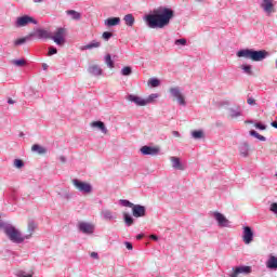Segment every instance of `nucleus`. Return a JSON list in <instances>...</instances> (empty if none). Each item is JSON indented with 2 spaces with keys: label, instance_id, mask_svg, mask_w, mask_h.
Instances as JSON below:
<instances>
[{
  "label": "nucleus",
  "instance_id": "1",
  "mask_svg": "<svg viewBox=\"0 0 277 277\" xmlns=\"http://www.w3.org/2000/svg\"><path fill=\"white\" fill-rule=\"evenodd\" d=\"M174 18V11L166 6H159L150 14L144 17V21L149 29H163L170 25V21Z\"/></svg>",
  "mask_w": 277,
  "mask_h": 277
},
{
  "label": "nucleus",
  "instance_id": "2",
  "mask_svg": "<svg viewBox=\"0 0 277 277\" xmlns=\"http://www.w3.org/2000/svg\"><path fill=\"white\" fill-rule=\"evenodd\" d=\"M269 53L265 50H250L245 49L237 52V57H246V60H251V62H263Z\"/></svg>",
  "mask_w": 277,
  "mask_h": 277
},
{
  "label": "nucleus",
  "instance_id": "3",
  "mask_svg": "<svg viewBox=\"0 0 277 277\" xmlns=\"http://www.w3.org/2000/svg\"><path fill=\"white\" fill-rule=\"evenodd\" d=\"M4 233L13 243H23V241H25L23 234H21V232L14 226L5 227Z\"/></svg>",
  "mask_w": 277,
  "mask_h": 277
},
{
  "label": "nucleus",
  "instance_id": "4",
  "mask_svg": "<svg viewBox=\"0 0 277 277\" xmlns=\"http://www.w3.org/2000/svg\"><path fill=\"white\" fill-rule=\"evenodd\" d=\"M50 40H53L58 47H64V44H66V29L57 28Z\"/></svg>",
  "mask_w": 277,
  "mask_h": 277
},
{
  "label": "nucleus",
  "instance_id": "5",
  "mask_svg": "<svg viewBox=\"0 0 277 277\" xmlns=\"http://www.w3.org/2000/svg\"><path fill=\"white\" fill-rule=\"evenodd\" d=\"M74 187L78 189V192H82L83 194H91L92 193V185L88 182H81L77 179L71 181Z\"/></svg>",
  "mask_w": 277,
  "mask_h": 277
},
{
  "label": "nucleus",
  "instance_id": "6",
  "mask_svg": "<svg viewBox=\"0 0 277 277\" xmlns=\"http://www.w3.org/2000/svg\"><path fill=\"white\" fill-rule=\"evenodd\" d=\"M30 23L38 25V22L29 15L19 16L16 18L15 27H27Z\"/></svg>",
  "mask_w": 277,
  "mask_h": 277
},
{
  "label": "nucleus",
  "instance_id": "7",
  "mask_svg": "<svg viewBox=\"0 0 277 277\" xmlns=\"http://www.w3.org/2000/svg\"><path fill=\"white\" fill-rule=\"evenodd\" d=\"M261 8L269 16L271 14L276 13V1H274V0H262Z\"/></svg>",
  "mask_w": 277,
  "mask_h": 277
},
{
  "label": "nucleus",
  "instance_id": "8",
  "mask_svg": "<svg viewBox=\"0 0 277 277\" xmlns=\"http://www.w3.org/2000/svg\"><path fill=\"white\" fill-rule=\"evenodd\" d=\"M30 38H37L38 40H51V32L42 28H38L34 32H30Z\"/></svg>",
  "mask_w": 277,
  "mask_h": 277
},
{
  "label": "nucleus",
  "instance_id": "9",
  "mask_svg": "<svg viewBox=\"0 0 277 277\" xmlns=\"http://www.w3.org/2000/svg\"><path fill=\"white\" fill-rule=\"evenodd\" d=\"M253 239L254 233L252 232V228L249 226L243 227L242 240L245 241V243H252Z\"/></svg>",
  "mask_w": 277,
  "mask_h": 277
},
{
  "label": "nucleus",
  "instance_id": "10",
  "mask_svg": "<svg viewBox=\"0 0 277 277\" xmlns=\"http://www.w3.org/2000/svg\"><path fill=\"white\" fill-rule=\"evenodd\" d=\"M169 92L180 105H185V96H183V93H181V90H179V88H171Z\"/></svg>",
  "mask_w": 277,
  "mask_h": 277
},
{
  "label": "nucleus",
  "instance_id": "11",
  "mask_svg": "<svg viewBox=\"0 0 277 277\" xmlns=\"http://www.w3.org/2000/svg\"><path fill=\"white\" fill-rule=\"evenodd\" d=\"M240 274L248 276V274H252V267L250 266H238L234 269V273L230 277H238Z\"/></svg>",
  "mask_w": 277,
  "mask_h": 277
},
{
  "label": "nucleus",
  "instance_id": "12",
  "mask_svg": "<svg viewBox=\"0 0 277 277\" xmlns=\"http://www.w3.org/2000/svg\"><path fill=\"white\" fill-rule=\"evenodd\" d=\"M132 215L134 217H144V215H146V207L141 205H134L132 207Z\"/></svg>",
  "mask_w": 277,
  "mask_h": 277
},
{
  "label": "nucleus",
  "instance_id": "13",
  "mask_svg": "<svg viewBox=\"0 0 277 277\" xmlns=\"http://www.w3.org/2000/svg\"><path fill=\"white\" fill-rule=\"evenodd\" d=\"M79 230L85 235H92L94 233V226L90 223L81 222L79 223Z\"/></svg>",
  "mask_w": 277,
  "mask_h": 277
},
{
  "label": "nucleus",
  "instance_id": "14",
  "mask_svg": "<svg viewBox=\"0 0 277 277\" xmlns=\"http://www.w3.org/2000/svg\"><path fill=\"white\" fill-rule=\"evenodd\" d=\"M142 155H151L155 157V155H159V147H150V146H143L141 148Z\"/></svg>",
  "mask_w": 277,
  "mask_h": 277
},
{
  "label": "nucleus",
  "instance_id": "15",
  "mask_svg": "<svg viewBox=\"0 0 277 277\" xmlns=\"http://www.w3.org/2000/svg\"><path fill=\"white\" fill-rule=\"evenodd\" d=\"M214 217H215L219 226H223V227L228 226V224H229L228 219H226V216H224V214H222L220 212H215Z\"/></svg>",
  "mask_w": 277,
  "mask_h": 277
},
{
  "label": "nucleus",
  "instance_id": "16",
  "mask_svg": "<svg viewBox=\"0 0 277 277\" xmlns=\"http://www.w3.org/2000/svg\"><path fill=\"white\" fill-rule=\"evenodd\" d=\"M129 101H131V103H135V105H137L138 107H144L146 106V100L142 98L141 96L137 95H129Z\"/></svg>",
  "mask_w": 277,
  "mask_h": 277
},
{
  "label": "nucleus",
  "instance_id": "17",
  "mask_svg": "<svg viewBox=\"0 0 277 277\" xmlns=\"http://www.w3.org/2000/svg\"><path fill=\"white\" fill-rule=\"evenodd\" d=\"M239 116H241V108L239 106H234L228 109V118H232V120L239 118Z\"/></svg>",
  "mask_w": 277,
  "mask_h": 277
},
{
  "label": "nucleus",
  "instance_id": "18",
  "mask_svg": "<svg viewBox=\"0 0 277 277\" xmlns=\"http://www.w3.org/2000/svg\"><path fill=\"white\" fill-rule=\"evenodd\" d=\"M91 127L93 129H98L104 134H107V128L105 127V123L103 121H93V122H91Z\"/></svg>",
  "mask_w": 277,
  "mask_h": 277
},
{
  "label": "nucleus",
  "instance_id": "19",
  "mask_svg": "<svg viewBox=\"0 0 277 277\" xmlns=\"http://www.w3.org/2000/svg\"><path fill=\"white\" fill-rule=\"evenodd\" d=\"M266 267H268V269H277V258L275 255L268 258Z\"/></svg>",
  "mask_w": 277,
  "mask_h": 277
},
{
  "label": "nucleus",
  "instance_id": "20",
  "mask_svg": "<svg viewBox=\"0 0 277 277\" xmlns=\"http://www.w3.org/2000/svg\"><path fill=\"white\" fill-rule=\"evenodd\" d=\"M101 47V42L93 40L89 44L81 48L82 51H90L91 49H98Z\"/></svg>",
  "mask_w": 277,
  "mask_h": 277
},
{
  "label": "nucleus",
  "instance_id": "21",
  "mask_svg": "<svg viewBox=\"0 0 277 277\" xmlns=\"http://www.w3.org/2000/svg\"><path fill=\"white\" fill-rule=\"evenodd\" d=\"M123 21L127 27H133V25H135V17L133 16V14L124 15Z\"/></svg>",
  "mask_w": 277,
  "mask_h": 277
},
{
  "label": "nucleus",
  "instance_id": "22",
  "mask_svg": "<svg viewBox=\"0 0 277 277\" xmlns=\"http://www.w3.org/2000/svg\"><path fill=\"white\" fill-rule=\"evenodd\" d=\"M105 25H107V27H116V25H120V17L107 18Z\"/></svg>",
  "mask_w": 277,
  "mask_h": 277
},
{
  "label": "nucleus",
  "instance_id": "23",
  "mask_svg": "<svg viewBox=\"0 0 277 277\" xmlns=\"http://www.w3.org/2000/svg\"><path fill=\"white\" fill-rule=\"evenodd\" d=\"M239 151L242 157H248V154L250 153V145H248V143H242L239 146Z\"/></svg>",
  "mask_w": 277,
  "mask_h": 277
},
{
  "label": "nucleus",
  "instance_id": "24",
  "mask_svg": "<svg viewBox=\"0 0 277 277\" xmlns=\"http://www.w3.org/2000/svg\"><path fill=\"white\" fill-rule=\"evenodd\" d=\"M172 168L175 170H183V164H181V159L179 157H171Z\"/></svg>",
  "mask_w": 277,
  "mask_h": 277
},
{
  "label": "nucleus",
  "instance_id": "25",
  "mask_svg": "<svg viewBox=\"0 0 277 277\" xmlns=\"http://www.w3.org/2000/svg\"><path fill=\"white\" fill-rule=\"evenodd\" d=\"M31 150L34 153H38V155H45V153H47V148H44L38 144L32 145Z\"/></svg>",
  "mask_w": 277,
  "mask_h": 277
},
{
  "label": "nucleus",
  "instance_id": "26",
  "mask_svg": "<svg viewBox=\"0 0 277 277\" xmlns=\"http://www.w3.org/2000/svg\"><path fill=\"white\" fill-rule=\"evenodd\" d=\"M66 14H68V16H71L72 21H79L81 18V13L75 10H68L66 11Z\"/></svg>",
  "mask_w": 277,
  "mask_h": 277
},
{
  "label": "nucleus",
  "instance_id": "27",
  "mask_svg": "<svg viewBox=\"0 0 277 277\" xmlns=\"http://www.w3.org/2000/svg\"><path fill=\"white\" fill-rule=\"evenodd\" d=\"M27 40H31V34H28L24 38L16 39L14 41L15 47H21V44H25Z\"/></svg>",
  "mask_w": 277,
  "mask_h": 277
},
{
  "label": "nucleus",
  "instance_id": "28",
  "mask_svg": "<svg viewBox=\"0 0 277 277\" xmlns=\"http://www.w3.org/2000/svg\"><path fill=\"white\" fill-rule=\"evenodd\" d=\"M90 72L91 75H94L95 77H98L100 75H102L103 70L98 68V66L93 65L90 67Z\"/></svg>",
  "mask_w": 277,
  "mask_h": 277
},
{
  "label": "nucleus",
  "instance_id": "29",
  "mask_svg": "<svg viewBox=\"0 0 277 277\" xmlns=\"http://www.w3.org/2000/svg\"><path fill=\"white\" fill-rule=\"evenodd\" d=\"M192 136L194 137V140H202V137H205V132H202L201 130H195L192 132Z\"/></svg>",
  "mask_w": 277,
  "mask_h": 277
},
{
  "label": "nucleus",
  "instance_id": "30",
  "mask_svg": "<svg viewBox=\"0 0 277 277\" xmlns=\"http://www.w3.org/2000/svg\"><path fill=\"white\" fill-rule=\"evenodd\" d=\"M123 220L124 223L127 224V226H133V217H131V215H129V213L124 212L123 213Z\"/></svg>",
  "mask_w": 277,
  "mask_h": 277
},
{
  "label": "nucleus",
  "instance_id": "31",
  "mask_svg": "<svg viewBox=\"0 0 277 277\" xmlns=\"http://www.w3.org/2000/svg\"><path fill=\"white\" fill-rule=\"evenodd\" d=\"M249 133L252 137H256V140H260V142H265V140H266L265 136L259 134V132H256L254 130H251Z\"/></svg>",
  "mask_w": 277,
  "mask_h": 277
},
{
  "label": "nucleus",
  "instance_id": "32",
  "mask_svg": "<svg viewBox=\"0 0 277 277\" xmlns=\"http://www.w3.org/2000/svg\"><path fill=\"white\" fill-rule=\"evenodd\" d=\"M156 98H159V94H157V93L150 94V95L145 100L146 105H148L149 103H155V100H156Z\"/></svg>",
  "mask_w": 277,
  "mask_h": 277
},
{
  "label": "nucleus",
  "instance_id": "33",
  "mask_svg": "<svg viewBox=\"0 0 277 277\" xmlns=\"http://www.w3.org/2000/svg\"><path fill=\"white\" fill-rule=\"evenodd\" d=\"M34 230H36V223H29L28 224V233L29 236L24 237L25 239H29L34 235Z\"/></svg>",
  "mask_w": 277,
  "mask_h": 277
},
{
  "label": "nucleus",
  "instance_id": "34",
  "mask_svg": "<svg viewBox=\"0 0 277 277\" xmlns=\"http://www.w3.org/2000/svg\"><path fill=\"white\" fill-rule=\"evenodd\" d=\"M148 83L151 85V88H159L161 82L157 78H151L149 79Z\"/></svg>",
  "mask_w": 277,
  "mask_h": 277
},
{
  "label": "nucleus",
  "instance_id": "35",
  "mask_svg": "<svg viewBox=\"0 0 277 277\" xmlns=\"http://www.w3.org/2000/svg\"><path fill=\"white\" fill-rule=\"evenodd\" d=\"M240 68H241V70H243V72H246V75H252V66L241 65Z\"/></svg>",
  "mask_w": 277,
  "mask_h": 277
},
{
  "label": "nucleus",
  "instance_id": "36",
  "mask_svg": "<svg viewBox=\"0 0 277 277\" xmlns=\"http://www.w3.org/2000/svg\"><path fill=\"white\" fill-rule=\"evenodd\" d=\"M105 62L108 68H114V61L111 60V55L107 54L105 56Z\"/></svg>",
  "mask_w": 277,
  "mask_h": 277
},
{
  "label": "nucleus",
  "instance_id": "37",
  "mask_svg": "<svg viewBox=\"0 0 277 277\" xmlns=\"http://www.w3.org/2000/svg\"><path fill=\"white\" fill-rule=\"evenodd\" d=\"M131 72H132V69L130 66H126L121 70V75H123V77H129V75H131Z\"/></svg>",
  "mask_w": 277,
  "mask_h": 277
},
{
  "label": "nucleus",
  "instance_id": "38",
  "mask_svg": "<svg viewBox=\"0 0 277 277\" xmlns=\"http://www.w3.org/2000/svg\"><path fill=\"white\" fill-rule=\"evenodd\" d=\"M103 215H104L105 220H114V213L109 210H104Z\"/></svg>",
  "mask_w": 277,
  "mask_h": 277
},
{
  "label": "nucleus",
  "instance_id": "39",
  "mask_svg": "<svg viewBox=\"0 0 277 277\" xmlns=\"http://www.w3.org/2000/svg\"><path fill=\"white\" fill-rule=\"evenodd\" d=\"M12 64H14V66H25V64H27V62H25V58H21V60L12 61Z\"/></svg>",
  "mask_w": 277,
  "mask_h": 277
},
{
  "label": "nucleus",
  "instance_id": "40",
  "mask_svg": "<svg viewBox=\"0 0 277 277\" xmlns=\"http://www.w3.org/2000/svg\"><path fill=\"white\" fill-rule=\"evenodd\" d=\"M120 203L123 206V207H129L130 209H132V207L134 206V203H132L131 201L127 200V199H121L120 200Z\"/></svg>",
  "mask_w": 277,
  "mask_h": 277
},
{
  "label": "nucleus",
  "instance_id": "41",
  "mask_svg": "<svg viewBox=\"0 0 277 277\" xmlns=\"http://www.w3.org/2000/svg\"><path fill=\"white\" fill-rule=\"evenodd\" d=\"M25 166V162H23V160L21 159H15L14 160V167L17 168V169H21Z\"/></svg>",
  "mask_w": 277,
  "mask_h": 277
},
{
  "label": "nucleus",
  "instance_id": "42",
  "mask_svg": "<svg viewBox=\"0 0 277 277\" xmlns=\"http://www.w3.org/2000/svg\"><path fill=\"white\" fill-rule=\"evenodd\" d=\"M175 44L176 45H182V47H185V44H187V40L186 39H177L175 40Z\"/></svg>",
  "mask_w": 277,
  "mask_h": 277
},
{
  "label": "nucleus",
  "instance_id": "43",
  "mask_svg": "<svg viewBox=\"0 0 277 277\" xmlns=\"http://www.w3.org/2000/svg\"><path fill=\"white\" fill-rule=\"evenodd\" d=\"M55 54H57V49L54 47H50L48 55L51 56V55H55Z\"/></svg>",
  "mask_w": 277,
  "mask_h": 277
},
{
  "label": "nucleus",
  "instance_id": "44",
  "mask_svg": "<svg viewBox=\"0 0 277 277\" xmlns=\"http://www.w3.org/2000/svg\"><path fill=\"white\" fill-rule=\"evenodd\" d=\"M255 129H260V131H265L267 127L263 123H254Z\"/></svg>",
  "mask_w": 277,
  "mask_h": 277
},
{
  "label": "nucleus",
  "instance_id": "45",
  "mask_svg": "<svg viewBox=\"0 0 277 277\" xmlns=\"http://www.w3.org/2000/svg\"><path fill=\"white\" fill-rule=\"evenodd\" d=\"M111 36H114V34L109 32V31H105L102 35V38H104L105 40H109V38H111Z\"/></svg>",
  "mask_w": 277,
  "mask_h": 277
},
{
  "label": "nucleus",
  "instance_id": "46",
  "mask_svg": "<svg viewBox=\"0 0 277 277\" xmlns=\"http://www.w3.org/2000/svg\"><path fill=\"white\" fill-rule=\"evenodd\" d=\"M271 211H272L273 213H277V203H276V202H274V203L271 205Z\"/></svg>",
  "mask_w": 277,
  "mask_h": 277
},
{
  "label": "nucleus",
  "instance_id": "47",
  "mask_svg": "<svg viewBox=\"0 0 277 277\" xmlns=\"http://www.w3.org/2000/svg\"><path fill=\"white\" fill-rule=\"evenodd\" d=\"M247 103H248V105H256V101L254 98H252V97H249L247 100Z\"/></svg>",
  "mask_w": 277,
  "mask_h": 277
},
{
  "label": "nucleus",
  "instance_id": "48",
  "mask_svg": "<svg viewBox=\"0 0 277 277\" xmlns=\"http://www.w3.org/2000/svg\"><path fill=\"white\" fill-rule=\"evenodd\" d=\"M127 250H133V245L131 242H124Z\"/></svg>",
  "mask_w": 277,
  "mask_h": 277
},
{
  "label": "nucleus",
  "instance_id": "49",
  "mask_svg": "<svg viewBox=\"0 0 277 277\" xmlns=\"http://www.w3.org/2000/svg\"><path fill=\"white\" fill-rule=\"evenodd\" d=\"M172 135L173 137H181V133H179V131H173Z\"/></svg>",
  "mask_w": 277,
  "mask_h": 277
},
{
  "label": "nucleus",
  "instance_id": "50",
  "mask_svg": "<svg viewBox=\"0 0 277 277\" xmlns=\"http://www.w3.org/2000/svg\"><path fill=\"white\" fill-rule=\"evenodd\" d=\"M91 258H92V259H98V253L92 252V253H91Z\"/></svg>",
  "mask_w": 277,
  "mask_h": 277
},
{
  "label": "nucleus",
  "instance_id": "51",
  "mask_svg": "<svg viewBox=\"0 0 277 277\" xmlns=\"http://www.w3.org/2000/svg\"><path fill=\"white\" fill-rule=\"evenodd\" d=\"M150 237V239H153L154 241H157L159 238L157 237V235H150L149 236Z\"/></svg>",
  "mask_w": 277,
  "mask_h": 277
},
{
  "label": "nucleus",
  "instance_id": "52",
  "mask_svg": "<svg viewBox=\"0 0 277 277\" xmlns=\"http://www.w3.org/2000/svg\"><path fill=\"white\" fill-rule=\"evenodd\" d=\"M8 103H9V105H14L15 102H14V100L9 98V100H8Z\"/></svg>",
  "mask_w": 277,
  "mask_h": 277
},
{
  "label": "nucleus",
  "instance_id": "53",
  "mask_svg": "<svg viewBox=\"0 0 277 277\" xmlns=\"http://www.w3.org/2000/svg\"><path fill=\"white\" fill-rule=\"evenodd\" d=\"M136 239H144V235L143 234H138L137 236H136Z\"/></svg>",
  "mask_w": 277,
  "mask_h": 277
},
{
  "label": "nucleus",
  "instance_id": "54",
  "mask_svg": "<svg viewBox=\"0 0 277 277\" xmlns=\"http://www.w3.org/2000/svg\"><path fill=\"white\" fill-rule=\"evenodd\" d=\"M271 124L274 127V129H277V121H273Z\"/></svg>",
  "mask_w": 277,
  "mask_h": 277
},
{
  "label": "nucleus",
  "instance_id": "55",
  "mask_svg": "<svg viewBox=\"0 0 277 277\" xmlns=\"http://www.w3.org/2000/svg\"><path fill=\"white\" fill-rule=\"evenodd\" d=\"M35 3H42V0H34Z\"/></svg>",
  "mask_w": 277,
  "mask_h": 277
},
{
  "label": "nucleus",
  "instance_id": "56",
  "mask_svg": "<svg viewBox=\"0 0 277 277\" xmlns=\"http://www.w3.org/2000/svg\"><path fill=\"white\" fill-rule=\"evenodd\" d=\"M23 277H34L32 275H24Z\"/></svg>",
  "mask_w": 277,
  "mask_h": 277
},
{
  "label": "nucleus",
  "instance_id": "57",
  "mask_svg": "<svg viewBox=\"0 0 277 277\" xmlns=\"http://www.w3.org/2000/svg\"><path fill=\"white\" fill-rule=\"evenodd\" d=\"M275 64H276V68H277V60L275 61Z\"/></svg>",
  "mask_w": 277,
  "mask_h": 277
}]
</instances>
